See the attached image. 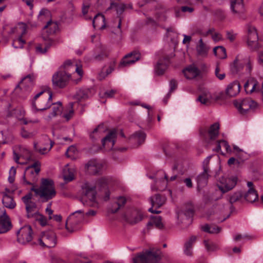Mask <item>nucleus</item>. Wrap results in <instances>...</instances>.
Segmentation results:
<instances>
[{"instance_id":"nucleus-12","label":"nucleus","mask_w":263,"mask_h":263,"mask_svg":"<svg viewBox=\"0 0 263 263\" xmlns=\"http://www.w3.org/2000/svg\"><path fill=\"white\" fill-rule=\"evenodd\" d=\"M40 245L43 247L52 248L56 244V238L54 233L51 231L42 232L39 239Z\"/></svg>"},{"instance_id":"nucleus-19","label":"nucleus","mask_w":263,"mask_h":263,"mask_svg":"<svg viewBox=\"0 0 263 263\" xmlns=\"http://www.w3.org/2000/svg\"><path fill=\"white\" fill-rule=\"evenodd\" d=\"M14 160L18 164H26L31 160V154L29 149L25 147H22L20 149V154H17L15 152L13 153Z\"/></svg>"},{"instance_id":"nucleus-59","label":"nucleus","mask_w":263,"mask_h":263,"mask_svg":"<svg viewBox=\"0 0 263 263\" xmlns=\"http://www.w3.org/2000/svg\"><path fill=\"white\" fill-rule=\"evenodd\" d=\"M32 198V194L28 193L25 196L22 197V200H23V202L25 203V204L26 205L27 204L29 203L32 201L31 200Z\"/></svg>"},{"instance_id":"nucleus-39","label":"nucleus","mask_w":263,"mask_h":263,"mask_svg":"<svg viewBox=\"0 0 263 263\" xmlns=\"http://www.w3.org/2000/svg\"><path fill=\"white\" fill-rule=\"evenodd\" d=\"M201 229L205 232L210 234H218L221 230V228L214 225L204 224L202 226Z\"/></svg>"},{"instance_id":"nucleus-51","label":"nucleus","mask_w":263,"mask_h":263,"mask_svg":"<svg viewBox=\"0 0 263 263\" xmlns=\"http://www.w3.org/2000/svg\"><path fill=\"white\" fill-rule=\"evenodd\" d=\"M35 26V24H31L29 22L28 23L27 25L24 23H20L18 24L17 29L18 31L20 32L22 35L25 34L26 31V28L27 26Z\"/></svg>"},{"instance_id":"nucleus-62","label":"nucleus","mask_w":263,"mask_h":263,"mask_svg":"<svg viewBox=\"0 0 263 263\" xmlns=\"http://www.w3.org/2000/svg\"><path fill=\"white\" fill-rule=\"evenodd\" d=\"M51 203H49L46 208V212L47 214L49 216V219H52V214H53V211L51 209Z\"/></svg>"},{"instance_id":"nucleus-47","label":"nucleus","mask_w":263,"mask_h":263,"mask_svg":"<svg viewBox=\"0 0 263 263\" xmlns=\"http://www.w3.org/2000/svg\"><path fill=\"white\" fill-rule=\"evenodd\" d=\"M25 206L28 217L31 218L33 217V216H34V213L35 212V210L36 207L35 203L33 201H32L30 203L25 205Z\"/></svg>"},{"instance_id":"nucleus-21","label":"nucleus","mask_w":263,"mask_h":263,"mask_svg":"<svg viewBox=\"0 0 263 263\" xmlns=\"http://www.w3.org/2000/svg\"><path fill=\"white\" fill-rule=\"evenodd\" d=\"M11 228V221L6 214L5 210L0 209V234L7 232Z\"/></svg>"},{"instance_id":"nucleus-61","label":"nucleus","mask_w":263,"mask_h":263,"mask_svg":"<svg viewBox=\"0 0 263 263\" xmlns=\"http://www.w3.org/2000/svg\"><path fill=\"white\" fill-rule=\"evenodd\" d=\"M21 135L23 137L28 138L32 137L34 135V134L33 133H29L25 130L23 129L21 132Z\"/></svg>"},{"instance_id":"nucleus-27","label":"nucleus","mask_w":263,"mask_h":263,"mask_svg":"<svg viewBox=\"0 0 263 263\" xmlns=\"http://www.w3.org/2000/svg\"><path fill=\"white\" fill-rule=\"evenodd\" d=\"M76 170L73 166L66 164L63 168L62 176L66 182L72 181L74 178Z\"/></svg>"},{"instance_id":"nucleus-54","label":"nucleus","mask_w":263,"mask_h":263,"mask_svg":"<svg viewBox=\"0 0 263 263\" xmlns=\"http://www.w3.org/2000/svg\"><path fill=\"white\" fill-rule=\"evenodd\" d=\"M208 179V171L205 167H204V172L200 174L197 178V182L198 184H200L202 181L206 183Z\"/></svg>"},{"instance_id":"nucleus-43","label":"nucleus","mask_w":263,"mask_h":263,"mask_svg":"<svg viewBox=\"0 0 263 263\" xmlns=\"http://www.w3.org/2000/svg\"><path fill=\"white\" fill-rule=\"evenodd\" d=\"M222 147L224 148L228 153L231 154L232 152L228 143L225 140H220L218 141L216 148L214 150L219 152L221 151Z\"/></svg>"},{"instance_id":"nucleus-9","label":"nucleus","mask_w":263,"mask_h":263,"mask_svg":"<svg viewBox=\"0 0 263 263\" xmlns=\"http://www.w3.org/2000/svg\"><path fill=\"white\" fill-rule=\"evenodd\" d=\"M246 42L248 47L252 50H257L260 47L258 33L254 26L249 25L247 26Z\"/></svg>"},{"instance_id":"nucleus-34","label":"nucleus","mask_w":263,"mask_h":263,"mask_svg":"<svg viewBox=\"0 0 263 263\" xmlns=\"http://www.w3.org/2000/svg\"><path fill=\"white\" fill-rule=\"evenodd\" d=\"M53 41L51 39L45 40L43 43L36 46V51L40 53H45L53 45Z\"/></svg>"},{"instance_id":"nucleus-8","label":"nucleus","mask_w":263,"mask_h":263,"mask_svg":"<svg viewBox=\"0 0 263 263\" xmlns=\"http://www.w3.org/2000/svg\"><path fill=\"white\" fill-rule=\"evenodd\" d=\"M237 181L236 176L222 177L217 181V186L224 194L232 190L236 185Z\"/></svg>"},{"instance_id":"nucleus-3","label":"nucleus","mask_w":263,"mask_h":263,"mask_svg":"<svg viewBox=\"0 0 263 263\" xmlns=\"http://www.w3.org/2000/svg\"><path fill=\"white\" fill-rule=\"evenodd\" d=\"M31 191H33L35 196L39 197L43 202H47L53 198L57 194L53 180L47 178H42L40 186L36 188L33 186Z\"/></svg>"},{"instance_id":"nucleus-30","label":"nucleus","mask_w":263,"mask_h":263,"mask_svg":"<svg viewBox=\"0 0 263 263\" xmlns=\"http://www.w3.org/2000/svg\"><path fill=\"white\" fill-rule=\"evenodd\" d=\"M34 77L33 75H28L24 77L20 83L17 85L16 88L20 87L21 89L29 91L32 86Z\"/></svg>"},{"instance_id":"nucleus-31","label":"nucleus","mask_w":263,"mask_h":263,"mask_svg":"<svg viewBox=\"0 0 263 263\" xmlns=\"http://www.w3.org/2000/svg\"><path fill=\"white\" fill-rule=\"evenodd\" d=\"M151 203L152 207L148 209L151 213H159L160 211L155 210L153 208H157L160 207L165 202L164 198H162L159 195H156L154 197L150 198Z\"/></svg>"},{"instance_id":"nucleus-2","label":"nucleus","mask_w":263,"mask_h":263,"mask_svg":"<svg viewBox=\"0 0 263 263\" xmlns=\"http://www.w3.org/2000/svg\"><path fill=\"white\" fill-rule=\"evenodd\" d=\"M109 179L107 177H102L98 179L96 185L89 182H85L82 185V189L84 195L82 199L85 200L87 204L94 208H99V203L96 197V187H104L109 182Z\"/></svg>"},{"instance_id":"nucleus-55","label":"nucleus","mask_w":263,"mask_h":263,"mask_svg":"<svg viewBox=\"0 0 263 263\" xmlns=\"http://www.w3.org/2000/svg\"><path fill=\"white\" fill-rule=\"evenodd\" d=\"M25 43V41L21 36L14 40L13 46L15 48H22Z\"/></svg>"},{"instance_id":"nucleus-48","label":"nucleus","mask_w":263,"mask_h":263,"mask_svg":"<svg viewBox=\"0 0 263 263\" xmlns=\"http://www.w3.org/2000/svg\"><path fill=\"white\" fill-rule=\"evenodd\" d=\"M146 135L143 132H138L135 133L132 136V138L135 141H137L139 144L143 143L145 139Z\"/></svg>"},{"instance_id":"nucleus-6","label":"nucleus","mask_w":263,"mask_h":263,"mask_svg":"<svg viewBox=\"0 0 263 263\" xmlns=\"http://www.w3.org/2000/svg\"><path fill=\"white\" fill-rule=\"evenodd\" d=\"M160 258L159 251L153 249L138 254L133 260L134 263H159Z\"/></svg>"},{"instance_id":"nucleus-22","label":"nucleus","mask_w":263,"mask_h":263,"mask_svg":"<svg viewBox=\"0 0 263 263\" xmlns=\"http://www.w3.org/2000/svg\"><path fill=\"white\" fill-rule=\"evenodd\" d=\"M117 136L116 130H112L102 140V146L106 151L112 149Z\"/></svg>"},{"instance_id":"nucleus-20","label":"nucleus","mask_w":263,"mask_h":263,"mask_svg":"<svg viewBox=\"0 0 263 263\" xmlns=\"http://www.w3.org/2000/svg\"><path fill=\"white\" fill-rule=\"evenodd\" d=\"M103 164L97 160H91L85 165V171L91 175H96L100 173L103 170Z\"/></svg>"},{"instance_id":"nucleus-53","label":"nucleus","mask_w":263,"mask_h":263,"mask_svg":"<svg viewBox=\"0 0 263 263\" xmlns=\"http://www.w3.org/2000/svg\"><path fill=\"white\" fill-rule=\"evenodd\" d=\"M242 197V194L240 192H236L231 195L229 198V201L232 203L239 201Z\"/></svg>"},{"instance_id":"nucleus-56","label":"nucleus","mask_w":263,"mask_h":263,"mask_svg":"<svg viewBox=\"0 0 263 263\" xmlns=\"http://www.w3.org/2000/svg\"><path fill=\"white\" fill-rule=\"evenodd\" d=\"M77 152V150L76 147L74 146H70L67 149L66 154L67 157L73 159L74 158V155Z\"/></svg>"},{"instance_id":"nucleus-45","label":"nucleus","mask_w":263,"mask_h":263,"mask_svg":"<svg viewBox=\"0 0 263 263\" xmlns=\"http://www.w3.org/2000/svg\"><path fill=\"white\" fill-rule=\"evenodd\" d=\"M148 224L155 226L158 229H162L163 227V222L159 216L152 217Z\"/></svg>"},{"instance_id":"nucleus-46","label":"nucleus","mask_w":263,"mask_h":263,"mask_svg":"<svg viewBox=\"0 0 263 263\" xmlns=\"http://www.w3.org/2000/svg\"><path fill=\"white\" fill-rule=\"evenodd\" d=\"M47 29V31L50 34L55 33L58 30V25L57 23L51 21H48L46 25L44 27Z\"/></svg>"},{"instance_id":"nucleus-42","label":"nucleus","mask_w":263,"mask_h":263,"mask_svg":"<svg viewBox=\"0 0 263 263\" xmlns=\"http://www.w3.org/2000/svg\"><path fill=\"white\" fill-rule=\"evenodd\" d=\"M89 90L88 89H81L77 91L74 98L78 101L85 100L89 97Z\"/></svg>"},{"instance_id":"nucleus-36","label":"nucleus","mask_w":263,"mask_h":263,"mask_svg":"<svg viewBox=\"0 0 263 263\" xmlns=\"http://www.w3.org/2000/svg\"><path fill=\"white\" fill-rule=\"evenodd\" d=\"M168 63V58H166L164 60H160L155 67V72L159 75L163 74L166 69Z\"/></svg>"},{"instance_id":"nucleus-23","label":"nucleus","mask_w":263,"mask_h":263,"mask_svg":"<svg viewBox=\"0 0 263 263\" xmlns=\"http://www.w3.org/2000/svg\"><path fill=\"white\" fill-rule=\"evenodd\" d=\"M143 218L142 212L139 210H134L125 215L126 220L129 223L134 224L141 221Z\"/></svg>"},{"instance_id":"nucleus-5","label":"nucleus","mask_w":263,"mask_h":263,"mask_svg":"<svg viewBox=\"0 0 263 263\" xmlns=\"http://www.w3.org/2000/svg\"><path fill=\"white\" fill-rule=\"evenodd\" d=\"M41 171V163L39 161L35 162L33 164L28 166L25 171L22 183L24 185L35 186L38 180L39 173Z\"/></svg>"},{"instance_id":"nucleus-64","label":"nucleus","mask_w":263,"mask_h":263,"mask_svg":"<svg viewBox=\"0 0 263 263\" xmlns=\"http://www.w3.org/2000/svg\"><path fill=\"white\" fill-rule=\"evenodd\" d=\"M257 61L260 65L263 66V50L258 52Z\"/></svg>"},{"instance_id":"nucleus-44","label":"nucleus","mask_w":263,"mask_h":263,"mask_svg":"<svg viewBox=\"0 0 263 263\" xmlns=\"http://www.w3.org/2000/svg\"><path fill=\"white\" fill-rule=\"evenodd\" d=\"M126 202V199L124 197H119L117 198L114 203V208L111 209L110 210L112 213L116 212L119 208L123 206Z\"/></svg>"},{"instance_id":"nucleus-57","label":"nucleus","mask_w":263,"mask_h":263,"mask_svg":"<svg viewBox=\"0 0 263 263\" xmlns=\"http://www.w3.org/2000/svg\"><path fill=\"white\" fill-rule=\"evenodd\" d=\"M215 74L216 77L220 80H222L226 77L224 72L221 71L218 65H217L215 70Z\"/></svg>"},{"instance_id":"nucleus-11","label":"nucleus","mask_w":263,"mask_h":263,"mask_svg":"<svg viewBox=\"0 0 263 263\" xmlns=\"http://www.w3.org/2000/svg\"><path fill=\"white\" fill-rule=\"evenodd\" d=\"M84 219L82 211L78 210L72 213L67 219L66 228L69 232H73L77 229L76 226L81 223Z\"/></svg>"},{"instance_id":"nucleus-35","label":"nucleus","mask_w":263,"mask_h":263,"mask_svg":"<svg viewBox=\"0 0 263 263\" xmlns=\"http://www.w3.org/2000/svg\"><path fill=\"white\" fill-rule=\"evenodd\" d=\"M258 83L253 79L249 80L244 85V88L247 93H251L253 92H258Z\"/></svg>"},{"instance_id":"nucleus-32","label":"nucleus","mask_w":263,"mask_h":263,"mask_svg":"<svg viewBox=\"0 0 263 263\" xmlns=\"http://www.w3.org/2000/svg\"><path fill=\"white\" fill-rule=\"evenodd\" d=\"M92 25L95 28L103 29L106 27L105 18L103 15L98 13L92 19Z\"/></svg>"},{"instance_id":"nucleus-18","label":"nucleus","mask_w":263,"mask_h":263,"mask_svg":"<svg viewBox=\"0 0 263 263\" xmlns=\"http://www.w3.org/2000/svg\"><path fill=\"white\" fill-rule=\"evenodd\" d=\"M219 98L218 95L211 93L209 91H204L198 96L197 101L201 104L208 106L218 100Z\"/></svg>"},{"instance_id":"nucleus-4","label":"nucleus","mask_w":263,"mask_h":263,"mask_svg":"<svg viewBox=\"0 0 263 263\" xmlns=\"http://www.w3.org/2000/svg\"><path fill=\"white\" fill-rule=\"evenodd\" d=\"M52 93L48 90H42L36 93L31 100V111L33 114L44 111L51 105Z\"/></svg>"},{"instance_id":"nucleus-14","label":"nucleus","mask_w":263,"mask_h":263,"mask_svg":"<svg viewBox=\"0 0 263 263\" xmlns=\"http://www.w3.org/2000/svg\"><path fill=\"white\" fill-rule=\"evenodd\" d=\"M32 231L29 226L21 228L17 233V241L22 244H26L32 239Z\"/></svg>"},{"instance_id":"nucleus-38","label":"nucleus","mask_w":263,"mask_h":263,"mask_svg":"<svg viewBox=\"0 0 263 263\" xmlns=\"http://www.w3.org/2000/svg\"><path fill=\"white\" fill-rule=\"evenodd\" d=\"M2 202L5 207L10 209H13L16 206L15 202L10 195L5 194L3 196Z\"/></svg>"},{"instance_id":"nucleus-26","label":"nucleus","mask_w":263,"mask_h":263,"mask_svg":"<svg viewBox=\"0 0 263 263\" xmlns=\"http://www.w3.org/2000/svg\"><path fill=\"white\" fill-rule=\"evenodd\" d=\"M210 49V46L204 43L202 40L200 39L196 47L198 55L202 58H206Z\"/></svg>"},{"instance_id":"nucleus-25","label":"nucleus","mask_w":263,"mask_h":263,"mask_svg":"<svg viewBox=\"0 0 263 263\" xmlns=\"http://www.w3.org/2000/svg\"><path fill=\"white\" fill-rule=\"evenodd\" d=\"M240 89L239 83L237 81H235L228 85L226 89V93L229 97H235L239 93Z\"/></svg>"},{"instance_id":"nucleus-49","label":"nucleus","mask_w":263,"mask_h":263,"mask_svg":"<svg viewBox=\"0 0 263 263\" xmlns=\"http://www.w3.org/2000/svg\"><path fill=\"white\" fill-rule=\"evenodd\" d=\"M32 218H33L36 221H38L42 226H45L47 223L46 217L39 212H35L34 216Z\"/></svg>"},{"instance_id":"nucleus-24","label":"nucleus","mask_w":263,"mask_h":263,"mask_svg":"<svg viewBox=\"0 0 263 263\" xmlns=\"http://www.w3.org/2000/svg\"><path fill=\"white\" fill-rule=\"evenodd\" d=\"M140 54L138 52L131 53L126 55L120 63V67L129 66L140 59Z\"/></svg>"},{"instance_id":"nucleus-17","label":"nucleus","mask_w":263,"mask_h":263,"mask_svg":"<svg viewBox=\"0 0 263 263\" xmlns=\"http://www.w3.org/2000/svg\"><path fill=\"white\" fill-rule=\"evenodd\" d=\"M219 124L216 122L210 126L208 131L205 128H201L200 135L204 139H206L208 137L210 140H214L219 135Z\"/></svg>"},{"instance_id":"nucleus-41","label":"nucleus","mask_w":263,"mask_h":263,"mask_svg":"<svg viewBox=\"0 0 263 263\" xmlns=\"http://www.w3.org/2000/svg\"><path fill=\"white\" fill-rule=\"evenodd\" d=\"M213 52L214 55L218 59H223L227 57L226 49L222 46L214 47Z\"/></svg>"},{"instance_id":"nucleus-40","label":"nucleus","mask_w":263,"mask_h":263,"mask_svg":"<svg viewBox=\"0 0 263 263\" xmlns=\"http://www.w3.org/2000/svg\"><path fill=\"white\" fill-rule=\"evenodd\" d=\"M105 128L104 127L103 125H99L96 127L93 132L90 134V138L92 140H95L99 138L103 133L105 132Z\"/></svg>"},{"instance_id":"nucleus-10","label":"nucleus","mask_w":263,"mask_h":263,"mask_svg":"<svg viewBox=\"0 0 263 263\" xmlns=\"http://www.w3.org/2000/svg\"><path fill=\"white\" fill-rule=\"evenodd\" d=\"M234 105L240 114L245 115L250 109L256 108L257 103L250 99L246 98L234 101Z\"/></svg>"},{"instance_id":"nucleus-7","label":"nucleus","mask_w":263,"mask_h":263,"mask_svg":"<svg viewBox=\"0 0 263 263\" xmlns=\"http://www.w3.org/2000/svg\"><path fill=\"white\" fill-rule=\"evenodd\" d=\"M253 67V63L249 57L240 59L237 58L231 65V70L234 73L240 72L250 74Z\"/></svg>"},{"instance_id":"nucleus-1","label":"nucleus","mask_w":263,"mask_h":263,"mask_svg":"<svg viewBox=\"0 0 263 263\" xmlns=\"http://www.w3.org/2000/svg\"><path fill=\"white\" fill-rule=\"evenodd\" d=\"M83 72L82 65L77 61H66L59 69L53 75L52 84L54 87L63 88L70 80L78 82L81 79Z\"/></svg>"},{"instance_id":"nucleus-63","label":"nucleus","mask_w":263,"mask_h":263,"mask_svg":"<svg viewBox=\"0 0 263 263\" xmlns=\"http://www.w3.org/2000/svg\"><path fill=\"white\" fill-rule=\"evenodd\" d=\"M14 189H9L8 187H5L4 191H2L1 193L3 195V196H4L5 194L10 195L14 191Z\"/></svg>"},{"instance_id":"nucleus-29","label":"nucleus","mask_w":263,"mask_h":263,"mask_svg":"<svg viewBox=\"0 0 263 263\" xmlns=\"http://www.w3.org/2000/svg\"><path fill=\"white\" fill-rule=\"evenodd\" d=\"M197 237L191 236L184 243L183 247L184 254L188 256H191L193 253V245L196 241Z\"/></svg>"},{"instance_id":"nucleus-37","label":"nucleus","mask_w":263,"mask_h":263,"mask_svg":"<svg viewBox=\"0 0 263 263\" xmlns=\"http://www.w3.org/2000/svg\"><path fill=\"white\" fill-rule=\"evenodd\" d=\"M52 104V112L49 114V115L47 117H46L45 119L46 120H50L53 117H55L57 115L62 114L61 111L62 109V106L61 103L60 102H58L56 103Z\"/></svg>"},{"instance_id":"nucleus-52","label":"nucleus","mask_w":263,"mask_h":263,"mask_svg":"<svg viewBox=\"0 0 263 263\" xmlns=\"http://www.w3.org/2000/svg\"><path fill=\"white\" fill-rule=\"evenodd\" d=\"M204 244L206 249L209 252L215 251L218 249V246L215 243L209 240H204Z\"/></svg>"},{"instance_id":"nucleus-58","label":"nucleus","mask_w":263,"mask_h":263,"mask_svg":"<svg viewBox=\"0 0 263 263\" xmlns=\"http://www.w3.org/2000/svg\"><path fill=\"white\" fill-rule=\"evenodd\" d=\"M16 175V168L14 166H12L9 171V175L8 177V181L10 183H12L14 181Z\"/></svg>"},{"instance_id":"nucleus-50","label":"nucleus","mask_w":263,"mask_h":263,"mask_svg":"<svg viewBox=\"0 0 263 263\" xmlns=\"http://www.w3.org/2000/svg\"><path fill=\"white\" fill-rule=\"evenodd\" d=\"M72 106L73 104L71 103L68 109L66 111V112L61 114L62 117L65 119L66 121H69L73 116L74 110L72 108Z\"/></svg>"},{"instance_id":"nucleus-60","label":"nucleus","mask_w":263,"mask_h":263,"mask_svg":"<svg viewBox=\"0 0 263 263\" xmlns=\"http://www.w3.org/2000/svg\"><path fill=\"white\" fill-rule=\"evenodd\" d=\"M212 38L214 42H217L221 40L222 37L221 34L218 32H215L212 35Z\"/></svg>"},{"instance_id":"nucleus-16","label":"nucleus","mask_w":263,"mask_h":263,"mask_svg":"<svg viewBox=\"0 0 263 263\" xmlns=\"http://www.w3.org/2000/svg\"><path fill=\"white\" fill-rule=\"evenodd\" d=\"M54 143L47 137H45L43 140L39 143L34 144L35 150L41 154H47L51 149Z\"/></svg>"},{"instance_id":"nucleus-33","label":"nucleus","mask_w":263,"mask_h":263,"mask_svg":"<svg viewBox=\"0 0 263 263\" xmlns=\"http://www.w3.org/2000/svg\"><path fill=\"white\" fill-rule=\"evenodd\" d=\"M247 185L249 189L248 192L245 195V198L248 202H254L258 199V195L256 191L253 189L252 182H248Z\"/></svg>"},{"instance_id":"nucleus-15","label":"nucleus","mask_w":263,"mask_h":263,"mask_svg":"<svg viewBox=\"0 0 263 263\" xmlns=\"http://www.w3.org/2000/svg\"><path fill=\"white\" fill-rule=\"evenodd\" d=\"M230 9L235 16L242 18L245 12L243 0H230Z\"/></svg>"},{"instance_id":"nucleus-13","label":"nucleus","mask_w":263,"mask_h":263,"mask_svg":"<svg viewBox=\"0 0 263 263\" xmlns=\"http://www.w3.org/2000/svg\"><path fill=\"white\" fill-rule=\"evenodd\" d=\"M168 178L165 173L163 171H160L157 174V180L155 184L151 185L152 191H163L166 187Z\"/></svg>"},{"instance_id":"nucleus-28","label":"nucleus","mask_w":263,"mask_h":263,"mask_svg":"<svg viewBox=\"0 0 263 263\" xmlns=\"http://www.w3.org/2000/svg\"><path fill=\"white\" fill-rule=\"evenodd\" d=\"M187 79H193L199 74L200 71L194 64L187 66L182 71Z\"/></svg>"}]
</instances>
